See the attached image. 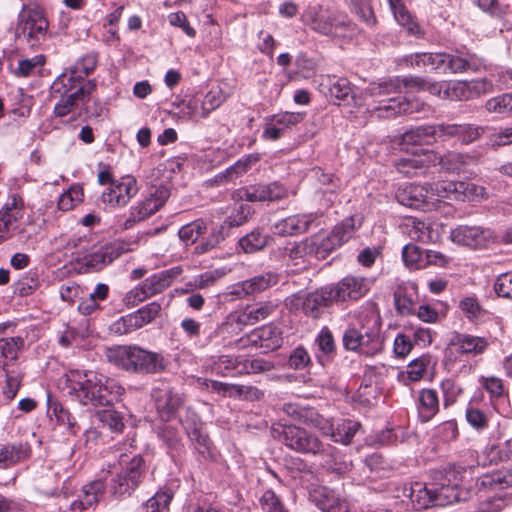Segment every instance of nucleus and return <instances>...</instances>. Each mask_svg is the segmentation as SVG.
Here are the masks:
<instances>
[{"instance_id":"obj_1","label":"nucleus","mask_w":512,"mask_h":512,"mask_svg":"<svg viewBox=\"0 0 512 512\" xmlns=\"http://www.w3.org/2000/svg\"><path fill=\"white\" fill-rule=\"evenodd\" d=\"M472 467L448 464L430 471V482L412 483L404 489V495L410 499L412 507L421 511L431 506H447L459 501L458 487Z\"/></svg>"},{"instance_id":"obj_2","label":"nucleus","mask_w":512,"mask_h":512,"mask_svg":"<svg viewBox=\"0 0 512 512\" xmlns=\"http://www.w3.org/2000/svg\"><path fill=\"white\" fill-rule=\"evenodd\" d=\"M66 377L69 394L82 405L110 406L125 391L115 379L91 370H71Z\"/></svg>"},{"instance_id":"obj_3","label":"nucleus","mask_w":512,"mask_h":512,"mask_svg":"<svg viewBox=\"0 0 512 512\" xmlns=\"http://www.w3.org/2000/svg\"><path fill=\"white\" fill-rule=\"evenodd\" d=\"M105 356L108 362L118 368L140 375L162 373L168 366V360L162 353L149 351L137 345L107 348Z\"/></svg>"},{"instance_id":"obj_4","label":"nucleus","mask_w":512,"mask_h":512,"mask_svg":"<svg viewBox=\"0 0 512 512\" xmlns=\"http://www.w3.org/2000/svg\"><path fill=\"white\" fill-rule=\"evenodd\" d=\"M380 316L374 312L363 316L358 324L349 325L342 336L343 347L347 351L358 352L365 356H374L383 349L380 334Z\"/></svg>"},{"instance_id":"obj_5","label":"nucleus","mask_w":512,"mask_h":512,"mask_svg":"<svg viewBox=\"0 0 512 512\" xmlns=\"http://www.w3.org/2000/svg\"><path fill=\"white\" fill-rule=\"evenodd\" d=\"M110 472L108 491L115 500L130 497L141 485L145 477V462L141 455H135L129 460L121 454L119 466L115 464Z\"/></svg>"},{"instance_id":"obj_6","label":"nucleus","mask_w":512,"mask_h":512,"mask_svg":"<svg viewBox=\"0 0 512 512\" xmlns=\"http://www.w3.org/2000/svg\"><path fill=\"white\" fill-rule=\"evenodd\" d=\"M301 19L312 31L324 36L344 37L354 31L347 16L321 5L307 7Z\"/></svg>"},{"instance_id":"obj_7","label":"nucleus","mask_w":512,"mask_h":512,"mask_svg":"<svg viewBox=\"0 0 512 512\" xmlns=\"http://www.w3.org/2000/svg\"><path fill=\"white\" fill-rule=\"evenodd\" d=\"M281 430L274 428L280 436L282 443L300 454H308L313 456H326L333 458L337 449L330 444L323 443L318 436L295 425H282Z\"/></svg>"},{"instance_id":"obj_8","label":"nucleus","mask_w":512,"mask_h":512,"mask_svg":"<svg viewBox=\"0 0 512 512\" xmlns=\"http://www.w3.org/2000/svg\"><path fill=\"white\" fill-rule=\"evenodd\" d=\"M447 81H432L428 78L418 76H408L403 79L398 77L389 79L381 83H370L365 89V94L371 97H378L400 92L401 87L413 88L417 91H428L430 94L441 99H447L449 96Z\"/></svg>"},{"instance_id":"obj_9","label":"nucleus","mask_w":512,"mask_h":512,"mask_svg":"<svg viewBox=\"0 0 512 512\" xmlns=\"http://www.w3.org/2000/svg\"><path fill=\"white\" fill-rule=\"evenodd\" d=\"M49 22L43 8L37 4L23 5L18 14L16 34L31 48L39 47L48 34Z\"/></svg>"},{"instance_id":"obj_10","label":"nucleus","mask_w":512,"mask_h":512,"mask_svg":"<svg viewBox=\"0 0 512 512\" xmlns=\"http://www.w3.org/2000/svg\"><path fill=\"white\" fill-rule=\"evenodd\" d=\"M431 207L435 209L441 199L474 201L484 198L485 188L469 181L439 180L427 184Z\"/></svg>"},{"instance_id":"obj_11","label":"nucleus","mask_w":512,"mask_h":512,"mask_svg":"<svg viewBox=\"0 0 512 512\" xmlns=\"http://www.w3.org/2000/svg\"><path fill=\"white\" fill-rule=\"evenodd\" d=\"M488 341L484 337L453 332L444 350L446 363L454 364L461 361L463 356H477L485 352Z\"/></svg>"},{"instance_id":"obj_12","label":"nucleus","mask_w":512,"mask_h":512,"mask_svg":"<svg viewBox=\"0 0 512 512\" xmlns=\"http://www.w3.org/2000/svg\"><path fill=\"white\" fill-rule=\"evenodd\" d=\"M363 220L362 214H354L335 225L329 234L318 235L321 251L324 252L326 258L353 237L356 230L362 226Z\"/></svg>"},{"instance_id":"obj_13","label":"nucleus","mask_w":512,"mask_h":512,"mask_svg":"<svg viewBox=\"0 0 512 512\" xmlns=\"http://www.w3.org/2000/svg\"><path fill=\"white\" fill-rule=\"evenodd\" d=\"M329 296L334 303L357 301L364 297L371 287V281L362 276L347 275L336 283L327 285Z\"/></svg>"},{"instance_id":"obj_14","label":"nucleus","mask_w":512,"mask_h":512,"mask_svg":"<svg viewBox=\"0 0 512 512\" xmlns=\"http://www.w3.org/2000/svg\"><path fill=\"white\" fill-rule=\"evenodd\" d=\"M444 73H477L485 68L482 57L467 49H455L443 52Z\"/></svg>"},{"instance_id":"obj_15","label":"nucleus","mask_w":512,"mask_h":512,"mask_svg":"<svg viewBox=\"0 0 512 512\" xmlns=\"http://www.w3.org/2000/svg\"><path fill=\"white\" fill-rule=\"evenodd\" d=\"M160 311L161 305L151 302L133 313L122 316L112 324L111 330L119 335L131 333L152 322Z\"/></svg>"},{"instance_id":"obj_16","label":"nucleus","mask_w":512,"mask_h":512,"mask_svg":"<svg viewBox=\"0 0 512 512\" xmlns=\"http://www.w3.org/2000/svg\"><path fill=\"white\" fill-rule=\"evenodd\" d=\"M234 196L249 202H274L287 198L288 190L278 182L258 183L236 190Z\"/></svg>"},{"instance_id":"obj_17","label":"nucleus","mask_w":512,"mask_h":512,"mask_svg":"<svg viewBox=\"0 0 512 512\" xmlns=\"http://www.w3.org/2000/svg\"><path fill=\"white\" fill-rule=\"evenodd\" d=\"M170 197V190L165 185L156 186L152 189L145 200L130 210V216L125 222V227L130 228L136 222L144 220L158 211Z\"/></svg>"},{"instance_id":"obj_18","label":"nucleus","mask_w":512,"mask_h":512,"mask_svg":"<svg viewBox=\"0 0 512 512\" xmlns=\"http://www.w3.org/2000/svg\"><path fill=\"white\" fill-rule=\"evenodd\" d=\"M151 396L155 402L157 413L163 421L172 419L184 403L182 394L176 392L166 382L154 387Z\"/></svg>"},{"instance_id":"obj_19","label":"nucleus","mask_w":512,"mask_h":512,"mask_svg":"<svg viewBox=\"0 0 512 512\" xmlns=\"http://www.w3.org/2000/svg\"><path fill=\"white\" fill-rule=\"evenodd\" d=\"M438 155L432 150L422 153L413 152L412 156L403 157L395 162L397 171L407 177L422 176L430 167L437 164Z\"/></svg>"},{"instance_id":"obj_20","label":"nucleus","mask_w":512,"mask_h":512,"mask_svg":"<svg viewBox=\"0 0 512 512\" xmlns=\"http://www.w3.org/2000/svg\"><path fill=\"white\" fill-rule=\"evenodd\" d=\"M282 341L280 329L273 325H266L253 330L251 333L237 340L235 344L242 348L251 345L263 348L267 351H273L281 346Z\"/></svg>"},{"instance_id":"obj_21","label":"nucleus","mask_w":512,"mask_h":512,"mask_svg":"<svg viewBox=\"0 0 512 512\" xmlns=\"http://www.w3.org/2000/svg\"><path fill=\"white\" fill-rule=\"evenodd\" d=\"M138 192L137 181L131 176L122 177L102 193V201L111 207L125 206Z\"/></svg>"},{"instance_id":"obj_22","label":"nucleus","mask_w":512,"mask_h":512,"mask_svg":"<svg viewBox=\"0 0 512 512\" xmlns=\"http://www.w3.org/2000/svg\"><path fill=\"white\" fill-rule=\"evenodd\" d=\"M24 203L22 198L13 193L0 209V238L6 240L12 236L18 221L23 215Z\"/></svg>"},{"instance_id":"obj_23","label":"nucleus","mask_w":512,"mask_h":512,"mask_svg":"<svg viewBox=\"0 0 512 512\" xmlns=\"http://www.w3.org/2000/svg\"><path fill=\"white\" fill-rule=\"evenodd\" d=\"M439 139L445 141L456 138L463 145H469L478 140L485 132V128L471 123H440Z\"/></svg>"},{"instance_id":"obj_24","label":"nucleus","mask_w":512,"mask_h":512,"mask_svg":"<svg viewBox=\"0 0 512 512\" xmlns=\"http://www.w3.org/2000/svg\"><path fill=\"white\" fill-rule=\"evenodd\" d=\"M318 235L307 237L304 240L295 242L291 247L286 248V256L294 265L309 262L311 258L318 260L326 259L324 252L321 251Z\"/></svg>"},{"instance_id":"obj_25","label":"nucleus","mask_w":512,"mask_h":512,"mask_svg":"<svg viewBox=\"0 0 512 512\" xmlns=\"http://www.w3.org/2000/svg\"><path fill=\"white\" fill-rule=\"evenodd\" d=\"M492 234L480 226L461 225L451 230V240L462 246L471 249H478L487 246Z\"/></svg>"},{"instance_id":"obj_26","label":"nucleus","mask_w":512,"mask_h":512,"mask_svg":"<svg viewBox=\"0 0 512 512\" xmlns=\"http://www.w3.org/2000/svg\"><path fill=\"white\" fill-rule=\"evenodd\" d=\"M304 116V113L299 112H283L267 118L262 138L271 141L280 139L286 131L300 123Z\"/></svg>"},{"instance_id":"obj_27","label":"nucleus","mask_w":512,"mask_h":512,"mask_svg":"<svg viewBox=\"0 0 512 512\" xmlns=\"http://www.w3.org/2000/svg\"><path fill=\"white\" fill-rule=\"evenodd\" d=\"M280 276L273 271H267L263 274L254 276L250 279L241 281L232 286L230 292L238 298H244L256 293L265 291L266 289L275 286L279 282Z\"/></svg>"},{"instance_id":"obj_28","label":"nucleus","mask_w":512,"mask_h":512,"mask_svg":"<svg viewBox=\"0 0 512 512\" xmlns=\"http://www.w3.org/2000/svg\"><path fill=\"white\" fill-rule=\"evenodd\" d=\"M316 219L313 213L294 214L274 223L272 231L279 236H297L306 233Z\"/></svg>"},{"instance_id":"obj_29","label":"nucleus","mask_w":512,"mask_h":512,"mask_svg":"<svg viewBox=\"0 0 512 512\" xmlns=\"http://www.w3.org/2000/svg\"><path fill=\"white\" fill-rule=\"evenodd\" d=\"M429 197L427 185L404 184L396 192V199L401 205L420 210H432Z\"/></svg>"},{"instance_id":"obj_30","label":"nucleus","mask_w":512,"mask_h":512,"mask_svg":"<svg viewBox=\"0 0 512 512\" xmlns=\"http://www.w3.org/2000/svg\"><path fill=\"white\" fill-rule=\"evenodd\" d=\"M328 286H324L319 290L307 293L304 296L295 295L290 300L292 305H302L304 313L310 317L317 318L319 316L320 308L328 307L334 304L332 297L329 296Z\"/></svg>"},{"instance_id":"obj_31","label":"nucleus","mask_w":512,"mask_h":512,"mask_svg":"<svg viewBox=\"0 0 512 512\" xmlns=\"http://www.w3.org/2000/svg\"><path fill=\"white\" fill-rule=\"evenodd\" d=\"M283 411L294 420H298L305 425L314 427L321 433L323 430H327L329 428V419L324 418L313 407H303L298 404L289 403L284 405Z\"/></svg>"},{"instance_id":"obj_32","label":"nucleus","mask_w":512,"mask_h":512,"mask_svg":"<svg viewBox=\"0 0 512 512\" xmlns=\"http://www.w3.org/2000/svg\"><path fill=\"white\" fill-rule=\"evenodd\" d=\"M312 501L323 512H348L347 501L328 487H318L310 493Z\"/></svg>"},{"instance_id":"obj_33","label":"nucleus","mask_w":512,"mask_h":512,"mask_svg":"<svg viewBox=\"0 0 512 512\" xmlns=\"http://www.w3.org/2000/svg\"><path fill=\"white\" fill-rule=\"evenodd\" d=\"M329 428L323 430L322 435L330 437V439L342 445H349L353 437L360 429L361 424L351 419H339L336 422L328 420Z\"/></svg>"},{"instance_id":"obj_34","label":"nucleus","mask_w":512,"mask_h":512,"mask_svg":"<svg viewBox=\"0 0 512 512\" xmlns=\"http://www.w3.org/2000/svg\"><path fill=\"white\" fill-rule=\"evenodd\" d=\"M439 140V128L436 125L418 126L407 130L401 137V149L414 145H431Z\"/></svg>"},{"instance_id":"obj_35","label":"nucleus","mask_w":512,"mask_h":512,"mask_svg":"<svg viewBox=\"0 0 512 512\" xmlns=\"http://www.w3.org/2000/svg\"><path fill=\"white\" fill-rule=\"evenodd\" d=\"M275 309L276 305L273 303H263L258 307L251 308L242 316H239L236 320L231 319L224 322L221 326L218 327V331L224 333L229 332L230 330H235V328L241 329L240 326L246 322L254 324L260 320L266 319L275 311Z\"/></svg>"},{"instance_id":"obj_36","label":"nucleus","mask_w":512,"mask_h":512,"mask_svg":"<svg viewBox=\"0 0 512 512\" xmlns=\"http://www.w3.org/2000/svg\"><path fill=\"white\" fill-rule=\"evenodd\" d=\"M31 446L28 442L17 441L0 447V468L6 469L24 462L31 456Z\"/></svg>"},{"instance_id":"obj_37","label":"nucleus","mask_w":512,"mask_h":512,"mask_svg":"<svg viewBox=\"0 0 512 512\" xmlns=\"http://www.w3.org/2000/svg\"><path fill=\"white\" fill-rule=\"evenodd\" d=\"M243 356L220 355L213 360L211 372L221 377H237L243 375Z\"/></svg>"},{"instance_id":"obj_38","label":"nucleus","mask_w":512,"mask_h":512,"mask_svg":"<svg viewBox=\"0 0 512 512\" xmlns=\"http://www.w3.org/2000/svg\"><path fill=\"white\" fill-rule=\"evenodd\" d=\"M416 296V284L408 283L398 287L394 293V302L397 312L403 316L414 314Z\"/></svg>"},{"instance_id":"obj_39","label":"nucleus","mask_w":512,"mask_h":512,"mask_svg":"<svg viewBox=\"0 0 512 512\" xmlns=\"http://www.w3.org/2000/svg\"><path fill=\"white\" fill-rule=\"evenodd\" d=\"M418 415L420 421H430L439 411V399L436 390L422 389L418 397Z\"/></svg>"},{"instance_id":"obj_40","label":"nucleus","mask_w":512,"mask_h":512,"mask_svg":"<svg viewBox=\"0 0 512 512\" xmlns=\"http://www.w3.org/2000/svg\"><path fill=\"white\" fill-rule=\"evenodd\" d=\"M476 157L469 153H459L455 151L447 152L442 156H438L437 164L447 172L465 171L466 166L474 164Z\"/></svg>"},{"instance_id":"obj_41","label":"nucleus","mask_w":512,"mask_h":512,"mask_svg":"<svg viewBox=\"0 0 512 512\" xmlns=\"http://www.w3.org/2000/svg\"><path fill=\"white\" fill-rule=\"evenodd\" d=\"M388 3L396 21L406 28L410 35L423 36L421 27L413 20L410 12L401 0H388Z\"/></svg>"},{"instance_id":"obj_42","label":"nucleus","mask_w":512,"mask_h":512,"mask_svg":"<svg viewBox=\"0 0 512 512\" xmlns=\"http://www.w3.org/2000/svg\"><path fill=\"white\" fill-rule=\"evenodd\" d=\"M176 109L178 117L184 120L197 121L207 117L201 98L197 96H186L176 104Z\"/></svg>"},{"instance_id":"obj_43","label":"nucleus","mask_w":512,"mask_h":512,"mask_svg":"<svg viewBox=\"0 0 512 512\" xmlns=\"http://www.w3.org/2000/svg\"><path fill=\"white\" fill-rule=\"evenodd\" d=\"M118 255L109 246H101L83 258V265L90 270L99 271L110 264Z\"/></svg>"},{"instance_id":"obj_44","label":"nucleus","mask_w":512,"mask_h":512,"mask_svg":"<svg viewBox=\"0 0 512 512\" xmlns=\"http://www.w3.org/2000/svg\"><path fill=\"white\" fill-rule=\"evenodd\" d=\"M376 109L386 112V116L390 117L411 114L417 110V104L408 100L406 97L398 96L383 100Z\"/></svg>"},{"instance_id":"obj_45","label":"nucleus","mask_w":512,"mask_h":512,"mask_svg":"<svg viewBox=\"0 0 512 512\" xmlns=\"http://www.w3.org/2000/svg\"><path fill=\"white\" fill-rule=\"evenodd\" d=\"M177 269L178 268L164 270L146 278L143 283L148 290V294L154 296L168 288L172 283V279L178 274Z\"/></svg>"},{"instance_id":"obj_46","label":"nucleus","mask_w":512,"mask_h":512,"mask_svg":"<svg viewBox=\"0 0 512 512\" xmlns=\"http://www.w3.org/2000/svg\"><path fill=\"white\" fill-rule=\"evenodd\" d=\"M183 426L186 430L188 438L196 444V449L199 451V453L205 454L208 452L210 448V439L208 435L203 433L201 421L195 417L191 420V422H183Z\"/></svg>"},{"instance_id":"obj_47","label":"nucleus","mask_w":512,"mask_h":512,"mask_svg":"<svg viewBox=\"0 0 512 512\" xmlns=\"http://www.w3.org/2000/svg\"><path fill=\"white\" fill-rule=\"evenodd\" d=\"M83 79L72 69L59 75L51 85L52 95H68L79 87Z\"/></svg>"},{"instance_id":"obj_48","label":"nucleus","mask_w":512,"mask_h":512,"mask_svg":"<svg viewBox=\"0 0 512 512\" xmlns=\"http://www.w3.org/2000/svg\"><path fill=\"white\" fill-rule=\"evenodd\" d=\"M480 486L490 489H505L512 486V467L503 468L480 478Z\"/></svg>"},{"instance_id":"obj_49","label":"nucleus","mask_w":512,"mask_h":512,"mask_svg":"<svg viewBox=\"0 0 512 512\" xmlns=\"http://www.w3.org/2000/svg\"><path fill=\"white\" fill-rule=\"evenodd\" d=\"M411 66L419 68L429 67L444 73L443 52L439 53H416L409 57Z\"/></svg>"},{"instance_id":"obj_50","label":"nucleus","mask_w":512,"mask_h":512,"mask_svg":"<svg viewBox=\"0 0 512 512\" xmlns=\"http://www.w3.org/2000/svg\"><path fill=\"white\" fill-rule=\"evenodd\" d=\"M83 199L84 192L82 186L72 185L59 196L57 207L63 212L70 211L79 205Z\"/></svg>"},{"instance_id":"obj_51","label":"nucleus","mask_w":512,"mask_h":512,"mask_svg":"<svg viewBox=\"0 0 512 512\" xmlns=\"http://www.w3.org/2000/svg\"><path fill=\"white\" fill-rule=\"evenodd\" d=\"M268 241V236L260 229H254L239 239V246L245 253H255L262 250Z\"/></svg>"},{"instance_id":"obj_52","label":"nucleus","mask_w":512,"mask_h":512,"mask_svg":"<svg viewBox=\"0 0 512 512\" xmlns=\"http://www.w3.org/2000/svg\"><path fill=\"white\" fill-rule=\"evenodd\" d=\"M173 493L169 490H160L149 498L143 505V512H168Z\"/></svg>"},{"instance_id":"obj_53","label":"nucleus","mask_w":512,"mask_h":512,"mask_svg":"<svg viewBox=\"0 0 512 512\" xmlns=\"http://www.w3.org/2000/svg\"><path fill=\"white\" fill-rule=\"evenodd\" d=\"M206 230V222L203 219H197L183 225L178 231V236L183 243L189 245L195 243Z\"/></svg>"},{"instance_id":"obj_54","label":"nucleus","mask_w":512,"mask_h":512,"mask_svg":"<svg viewBox=\"0 0 512 512\" xmlns=\"http://www.w3.org/2000/svg\"><path fill=\"white\" fill-rule=\"evenodd\" d=\"M105 488L106 485L102 480H93L85 484L80 493V496L84 499V504L90 507L96 505L104 496Z\"/></svg>"},{"instance_id":"obj_55","label":"nucleus","mask_w":512,"mask_h":512,"mask_svg":"<svg viewBox=\"0 0 512 512\" xmlns=\"http://www.w3.org/2000/svg\"><path fill=\"white\" fill-rule=\"evenodd\" d=\"M329 93L337 100H346L352 93L351 83L347 78L327 76Z\"/></svg>"},{"instance_id":"obj_56","label":"nucleus","mask_w":512,"mask_h":512,"mask_svg":"<svg viewBox=\"0 0 512 512\" xmlns=\"http://www.w3.org/2000/svg\"><path fill=\"white\" fill-rule=\"evenodd\" d=\"M103 427H107L111 432L121 433L125 426L123 415L115 410H102L96 414Z\"/></svg>"},{"instance_id":"obj_57","label":"nucleus","mask_w":512,"mask_h":512,"mask_svg":"<svg viewBox=\"0 0 512 512\" xmlns=\"http://www.w3.org/2000/svg\"><path fill=\"white\" fill-rule=\"evenodd\" d=\"M225 239L224 226L213 227L208 237L203 238L202 241L195 247V252L204 254L215 247H217Z\"/></svg>"},{"instance_id":"obj_58","label":"nucleus","mask_w":512,"mask_h":512,"mask_svg":"<svg viewBox=\"0 0 512 512\" xmlns=\"http://www.w3.org/2000/svg\"><path fill=\"white\" fill-rule=\"evenodd\" d=\"M485 109L496 114L512 112V93H504L487 100Z\"/></svg>"},{"instance_id":"obj_59","label":"nucleus","mask_w":512,"mask_h":512,"mask_svg":"<svg viewBox=\"0 0 512 512\" xmlns=\"http://www.w3.org/2000/svg\"><path fill=\"white\" fill-rule=\"evenodd\" d=\"M402 258L406 266L420 269L424 267V251L414 244L403 247Z\"/></svg>"},{"instance_id":"obj_60","label":"nucleus","mask_w":512,"mask_h":512,"mask_svg":"<svg viewBox=\"0 0 512 512\" xmlns=\"http://www.w3.org/2000/svg\"><path fill=\"white\" fill-rule=\"evenodd\" d=\"M448 92V100L463 101L472 98L468 81H450Z\"/></svg>"},{"instance_id":"obj_61","label":"nucleus","mask_w":512,"mask_h":512,"mask_svg":"<svg viewBox=\"0 0 512 512\" xmlns=\"http://www.w3.org/2000/svg\"><path fill=\"white\" fill-rule=\"evenodd\" d=\"M53 411L57 422L60 425L66 426L70 434L76 435L79 432L80 428L75 417L67 409L60 405H55Z\"/></svg>"},{"instance_id":"obj_62","label":"nucleus","mask_w":512,"mask_h":512,"mask_svg":"<svg viewBox=\"0 0 512 512\" xmlns=\"http://www.w3.org/2000/svg\"><path fill=\"white\" fill-rule=\"evenodd\" d=\"M258 161V157L254 155H247L241 159H239L236 163L226 169L225 176L229 180H233L234 178L243 175L247 170L251 167L253 163Z\"/></svg>"},{"instance_id":"obj_63","label":"nucleus","mask_w":512,"mask_h":512,"mask_svg":"<svg viewBox=\"0 0 512 512\" xmlns=\"http://www.w3.org/2000/svg\"><path fill=\"white\" fill-rule=\"evenodd\" d=\"M430 364V356L429 355H422L419 358L414 359L411 361L407 367V376L412 381H418L420 380L428 365Z\"/></svg>"},{"instance_id":"obj_64","label":"nucleus","mask_w":512,"mask_h":512,"mask_svg":"<svg viewBox=\"0 0 512 512\" xmlns=\"http://www.w3.org/2000/svg\"><path fill=\"white\" fill-rule=\"evenodd\" d=\"M98 63V59L96 54H87L81 57L74 65L71 67L82 79L91 74L96 68Z\"/></svg>"}]
</instances>
